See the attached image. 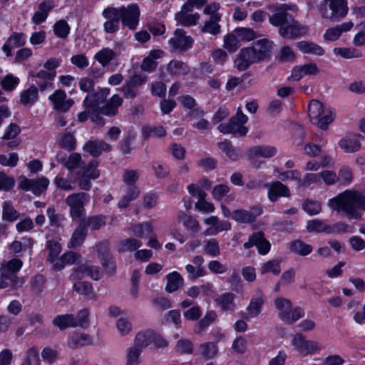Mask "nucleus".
<instances>
[{
    "mask_svg": "<svg viewBox=\"0 0 365 365\" xmlns=\"http://www.w3.org/2000/svg\"><path fill=\"white\" fill-rule=\"evenodd\" d=\"M329 207L336 211H342L351 218L361 217L360 210L365 211V191L346 190L330 199Z\"/></svg>",
    "mask_w": 365,
    "mask_h": 365,
    "instance_id": "f257e3e1",
    "label": "nucleus"
},
{
    "mask_svg": "<svg viewBox=\"0 0 365 365\" xmlns=\"http://www.w3.org/2000/svg\"><path fill=\"white\" fill-rule=\"evenodd\" d=\"M272 48L271 41L265 38L259 40L252 46L241 49L235 61V64L238 70L245 71L252 63L267 59Z\"/></svg>",
    "mask_w": 365,
    "mask_h": 365,
    "instance_id": "f03ea898",
    "label": "nucleus"
},
{
    "mask_svg": "<svg viewBox=\"0 0 365 365\" xmlns=\"http://www.w3.org/2000/svg\"><path fill=\"white\" fill-rule=\"evenodd\" d=\"M140 9L137 4H130L120 7H107L103 9V18L118 17L123 26L135 30L140 21Z\"/></svg>",
    "mask_w": 365,
    "mask_h": 365,
    "instance_id": "7ed1b4c3",
    "label": "nucleus"
},
{
    "mask_svg": "<svg viewBox=\"0 0 365 365\" xmlns=\"http://www.w3.org/2000/svg\"><path fill=\"white\" fill-rule=\"evenodd\" d=\"M23 262L18 258L6 261L0 265V288L15 289L22 286L24 280L16 276Z\"/></svg>",
    "mask_w": 365,
    "mask_h": 365,
    "instance_id": "20e7f679",
    "label": "nucleus"
},
{
    "mask_svg": "<svg viewBox=\"0 0 365 365\" xmlns=\"http://www.w3.org/2000/svg\"><path fill=\"white\" fill-rule=\"evenodd\" d=\"M102 276L100 269L88 264H81L76 267L71 275L73 289L78 293L84 295H93V287L90 283L80 282L81 278L89 277L94 280L99 279Z\"/></svg>",
    "mask_w": 365,
    "mask_h": 365,
    "instance_id": "39448f33",
    "label": "nucleus"
},
{
    "mask_svg": "<svg viewBox=\"0 0 365 365\" xmlns=\"http://www.w3.org/2000/svg\"><path fill=\"white\" fill-rule=\"evenodd\" d=\"M308 115L310 122L322 130H327L336 116L331 108L325 107L317 100H312L309 102Z\"/></svg>",
    "mask_w": 365,
    "mask_h": 365,
    "instance_id": "423d86ee",
    "label": "nucleus"
},
{
    "mask_svg": "<svg viewBox=\"0 0 365 365\" xmlns=\"http://www.w3.org/2000/svg\"><path fill=\"white\" fill-rule=\"evenodd\" d=\"M319 13L324 19L339 20L348 14L347 0H323L318 7Z\"/></svg>",
    "mask_w": 365,
    "mask_h": 365,
    "instance_id": "0eeeda50",
    "label": "nucleus"
},
{
    "mask_svg": "<svg viewBox=\"0 0 365 365\" xmlns=\"http://www.w3.org/2000/svg\"><path fill=\"white\" fill-rule=\"evenodd\" d=\"M247 122V117L240 108H238L236 115L232 117L228 123H222L218 126L219 130L223 134L232 133L238 136H244L248 132L245 125Z\"/></svg>",
    "mask_w": 365,
    "mask_h": 365,
    "instance_id": "6e6552de",
    "label": "nucleus"
},
{
    "mask_svg": "<svg viewBox=\"0 0 365 365\" xmlns=\"http://www.w3.org/2000/svg\"><path fill=\"white\" fill-rule=\"evenodd\" d=\"M290 343L293 349L304 356L319 352L322 349V346L317 341L307 339L302 333L294 334Z\"/></svg>",
    "mask_w": 365,
    "mask_h": 365,
    "instance_id": "1a4fd4ad",
    "label": "nucleus"
},
{
    "mask_svg": "<svg viewBox=\"0 0 365 365\" xmlns=\"http://www.w3.org/2000/svg\"><path fill=\"white\" fill-rule=\"evenodd\" d=\"M98 162L96 160H93L86 166H84L78 171L77 179L81 189L88 190L91 187L90 181L100 176V171L98 170Z\"/></svg>",
    "mask_w": 365,
    "mask_h": 365,
    "instance_id": "9d476101",
    "label": "nucleus"
},
{
    "mask_svg": "<svg viewBox=\"0 0 365 365\" xmlns=\"http://www.w3.org/2000/svg\"><path fill=\"white\" fill-rule=\"evenodd\" d=\"M89 201V196L84 192L68 195L66 202L70 207V215L73 220L79 219L84 214V205Z\"/></svg>",
    "mask_w": 365,
    "mask_h": 365,
    "instance_id": "9b49d317",
    "label": "nucleus"
},
{
    "mask_svg": "<svg viewBox=\"0 0 365 365\" xmlns=\"http://www.w3.org/2000/svg\"><path fill=\"white\" fill-rule=\"evenodd\" d=\"M49 180L46 177L29 179L24 176L19 178V187L24 191H31L36 195H41L46 190Z\"/></svg>",
    "mask_w": 365,
    "mask_h": 365,
    "instance_id": "f8f14e48",
    "label": "nucleus"
},
{
    "mask_svg": "<svg viewBox=\"0 0 365 365\" xmlns=\"http://www.w3.org/2000/svg\"><path fill=\"white\" fill-rule=\"evenodd\" d=\"M48 100L53 106V109L66 112L73 105L74 101L71 98H67L64 91L57 89L48 96Z\"/></svg>",
    "mask_w": 365,
    "mask_h": 365,
    "instance_id": "ddd939ff",
    "label": "nucleus"
},
{
    "mask_svg": "<svg viewBox=\"0 0 365 365\" xmlns=\"http://www.w3.org/2000/svg\"><path fill=\"white\" fill-rule=\"evenodd\" d=\"M204 223L210 227L204 232L205 235H215L222 231L231 230V224L227 220L220 221L217 216H210L203 220Z\"/></svg>",
    "mask_w": 365,
    "mask_h": 365,
    "instance_id": "4468645a",
    "label": "nucleus"
},
{
    "mask_svg": "<svg viewBox=\"0 0 365 365\" xmlns=\"http://www.w3.org/2000/svg\"><path fill=\"white\" fill-rule=\"evenodd\" d=\"M253 246H256L258 252L260 255H267L271 248L270 242L264 237V234L262 232H257L253 233L249 238L248 242L244 244L246 249H249Z\"/></svg>",
    "mask_w": 365,
    "mask_h": 365,
    "instance_id": "2eb2a0df",
    "label": "nucleus"
},
{
    "mask_svg": "<svg viewBox=\"0 0 365 365\" xmlns=\"http://www.w3.org/2000/svg\"><path fill=\"white\" fill-rule=\"evenodd\" d=\"M189 6V4H183L181 10L175 14L178 24L185 26H192L197 24L200 16L198 13L190 14L192 9Z\"/></svg>",
    "mask_w": 365,
    "mask_h": 365,
    "instance_id": "dca6fc26",
    "label": "nucleus"
},
{
    "mask_svg": "<svg viewBox=\"0 0 365 365\" xmlns=\"http://www.w3.org/2000/svg\"><path fill=\"white\" fill-rule=\"evenodd\" d=\"M264 187L267 189V196L270 201L275 202L279 197H288L290 195L289 187L279 181L266 183Z\"/></svg>",
    "mask_w": 365,
    "mask_h": 365,
    "instance_id": "f3484780",
    "label": "nucleus"
},
{
    "mask_svg": "<svg viewBox=\"0 0 365 365\" xmlns=\"http://www.w3.org/2000/svg\"><path fill=\"white\" fill-rule=\"evenodd\" d=\"M170 44L175 49L187 50L192 45V38L185 34L183 29L175 30L173 37L169 40Z\"/></svg>",
    "mask_w": 365,
    "mask_h": 365,
    "instance_id": "a211bd4d",
    "label": "nucleus"
},
{
    "mask_svg": "<svg viewBox=\"0 0 365 365\" xmlns=\"http://www.w3.org/2000/svg\"><path fill=\"white\" fill-rule=\"evenodd\" d=\"M27 36L24 33H12L2 46V51L6 56H11V49L25 45Z\"/></svg>",
    "mask_w": 365,
    "mask_h": 365,
    "instance_id": "6ab92c4d",
    "label": "nucleus"
},
{
    "mask_svg": "<svg viewBox=\"0 0 365 365\" xmlns=\"http://www.w3.org/2000/svg\"><path fill=\"white\" fill-rule=\"evenodd\" d=\"M307 30L306 26L296 21H292L291 24L282 26L279 29V34L284 38H291L305 35Z\"/></svg>",
    "mask_w": 365,
    "mask_h": 365,
    "instance_id": "aec40b11",
    "label": "nucleus"
},
{
    "mask_svg": "<svg viewBox=\"0 0 365 365\" xmlns=\"http://www.w3.org/2000/svg\"><path fill=\"white\" fill-rule=\"evenodd\" d=\"M265 297L262 291L257 290L247 307V312L250 317H257L262 312V307L264 304Z\"/></svg>",
    "mask_w": 365,
    "mask_h": 365,
    "instance_id": "412c9836",
    "label": "nucleus"
},
{
    "mask_svg": "<svg viewBox=\"0 0 365 365\" xmlns=\"http://www.w3.org/2000/svg\"><path fill=\"white\" fill-rule=\"evenodd\" d=\"M56 159L58 163H62L70 172L78 168L81 163V156L76 153H73L68 156H66L63 153H59L56 155Z\"/></svg>",
    "mask_w": 365,
    "mask_h": 365,
    "instance_id": "4be33fe9",
    "label": "nucleus"
},
{
    "mask_svg": "<svg viewBox=\"0 0 365 365\" xmlns=\"http://www.w3.org/2000/svg\"><path fill=\"white\" fill-rule=\"evenodd\" d=\"M318 71L317 65L313 63L295 66L292 69L291 78L294 81H299L306 76L316 75Z\"/></svg>",
    "mask_w": 365,
    "mask_h": 365,
    "instance_id": "5701e85b",
    "label": "nucleus"
},
{
    "mask_svg": "<svg viewBox=\"0 0 365 365\" xmlns=\"http://www.w3.org/2000/svg\"><path fill=\"white\" fill-rule=\"evenodd\" d=\"M359 136L346 135L339 141V146L346 153H355L360 150L361 143Z\"/></svg>",
    "mask_w": 365,
    "mask_h": 365,
    "instance_id": "b1692460",
    "label": "nucleus"
},
{
    "mask_svg": "<svg viewBox=\"0 0 365 365\" xmlns=\"http://www.w3.org/2000/svg\"><path fill=\"white\" fill-rule=\"evenodd\" d=\"M164 51L160 49L151 50L143 60L140 68L145 71H152L157 67L156 60L163 56Z\"/></svg>",
    "mask_w": 365,
    "mask_h": 365,
    "instance_id": "393cba45",
    "label": "nucleus"
},
{
    "mask_svg": "<svg viewBox=\"0 0 365 365\" xmlns=\"http://www.w3.org/2000/svg\"><path fill=\"white\" fill-rule=\"evenodd\" d=\"M297 48L303 53L315 56H323L325 53L324 49L319 44L307 41H302L297 43Z\"/></svg>",
    "mask_w": 365,
    "mask_h": 365,
    "instance_id": "a878e982",
    "label": "nucleus"
},
{
    "mask_svg": "<svg viewBox=\"0 0 365 365\" xmlns=\"http://www.w3.org/2000/svg\"><path fill=\"white\" fill-rule=\"evenodd\" d=\"M20 133V127L17 124L11 123L5 128L2 139L6 140H13L9 141L7 145L9 148L16 147L20 144V140L14 139Z\"/></svg>",
    "mask_w": 365,
    "mask_h": 365,
    "instance_id": "bb28decb",
    "label": "nucleus"
},
{
    "mask_svg": "<svg viewBox=\"0 0 365 365\" xmlns=\"http://www.w3.org/2000/svg\"><path fill=\"white\" fill-rule=\"evenodd\" d=\"M155 336V331L148 329L139 331L136 334L133 344L142 350L150 345H152L153 338Z\"/></svg>",
    "mask_w": 365,
    "mask_h": 365,
    "instance_id": "cd10ccee",
    "label": "nucleus"
},
{
    "mask_svg": "<svg viewBox=\"0 0 365 365\" xmlns=\"http://www.w3.org/2000/svg\"><path fill=\"white\" fill-rule=\"evenodd\" d=\"M48 252V261L50 262L56 269V262L60 259V253L62 250L61 245L56 240H48L46 246Z\"/></svg>",
    "mask_w": 365,
    "mask_h": 365,
    "instance_id": "c85d7f7f",
    "label": "nucleus"
},
{
    "mask_svg": "<svg viewBox=\"0 0 365 365\" xmlns=\"http://www.w3.org/2000/svg\"><path fill=\"white\" fill-rule=\"evenodd\" d=\"M54 4L51 1L42 2L36 11L33 15L32 22L36 24H40L46 21L48 12L53 8Z\"/></svg>",
    "mask_w": 365,
    "mask_h": 365,
    "instance_id": "c756f323",
    "label": "nucleus"
},
{
    "mask_svg": "<svg viewBox=\"0 0 365 365\" xmlns=\"http://www.w3.org/2000/svg\"><path fill=\"white\" fill-rule=\"evenodd\" d=\"M276 153V148L271 145H260L256 146L249 151V158L252 160L258 158H271Z\"/></svg>",
    "mask_w": 365,
    "mask_h": 365,
    "instance_id": "7c9ffc66",
    "label": "nucleus"
},
{
    "mask_svg": "<svg viewBox=\"0 0 365 365\" xmlns=\"http://www.w3.org/2000/svg\"><path fill=\"white\" fill-rule=\"evenodd\" d=\"M97 252L101 257L102 264L104 267L113 271L114 264L113 259L109 253L108 245L107 242H101L96 246Z\"/></svg>",
    "mask_w": 365,
    "mask_h": 365,
    "instance_id": "2f4dec72",
    "label": "nucleus"
},
{
    "mask_svg": "<svg viewBox=\"0 0 365 365\" xmlns=\"http://www.w3.org/2000/svg\"><path fill=\"white\" fill-rule=\"evenodd\" d=\"M177 219L179 222L182 223L187 229L192 232H197L200 230L198 221L192 215L183 211L178 212Z\"/></svg>",
    "mask_w": 365,
    "mask_h": 365,
    "instance_id": "473e14b6",
    "label": "nucleus"
},
{
    "mask_svg": "<svg viewBox=\"0 0 365 365\" xmlns=\"http://www.w3.org/2000/svg\"><path fill=\"white\" fill-rule=\"evenodd\" d=\"M235 295L231 292H227L219 296L215 302L219 307L225 312H233L235 309Z\"/></svg>",
    "mask_w": 365,
    "mask_h": 365,
    "instance_id": "72a5a7b5",
    "label": "nucleus"
},
{
    "mask_svg": "<svg viewBox=\"0 0 365 365\" xmlns=\"http://www.w3.org/2000/svg\"><path fill=\"white\" fill-rule=\"evenodd\" d=\"M87 234L86 223L83 222L80 223L71 235L68 244L69 247L80 246L83 242Z\"/></svg>",
    "mask_w": 365,
    "mask_h": 365,
    "instance_id": "f704fd0d",
    "label": "nucleus"
},
{
    "mask_svg": "<svg viewBox=\"0 0 365 365\" xmlns=\"http://www.w3.org/2000/svg\"><path fill=\"white\" fill-rule=\"evenodd\" d=\"M110 145L102 140L89 141L83 147V150L93 156L99 155L103 151H108Z\"/></svg>",
    "mask_w": 365,
    "mask_h": 365,
    "instance_id": "c9c22d12",
    "label": "nucleus"
},
{
    "mask_svg": "<svg viewBox=\"0 0 365 365\" xmlns=\"http://www.w3.org/2000/svg\"><path fill=\"white\" fill-rule=\"evenodd\" d=\"M123 99L118 95H113L111 98L101 108V112L106 115H115L118 108L122 105Z\"/></svg>",
    "mask_w": 365,
    "mask_h": 365,
    "instance_id": "e433bc0d",
    "label": "nucleus"
},
{
    "mask_svg": "<svg viewBox=\"0 0 365 365\" xmlns=\"http://www.w3.org/2000/svg\"><path fill=\"white\" fill-rule=\"evenodd\" d=\"M333 53L335 56L344 59L359 58L362 56L361 52L354 47H336L333 49Z\"/></svg>",
    "mask_w": 365,
    "mask_h": 365,
    "instance_id": "4c0bfd02",
    "label": "nucleus"
},
{
    "mask_svg": "<svg viewBox=\"0 0 365 365\" xmlns=\"http://www.w3.org/2000/svg\"><path fill=\"white\" fill-rule=\"evenodd\" d=\"M281 262L282 261L277 259L268 260L261 264L259 273L261 274L271 273L274 276H278L282 270Z\"/></svg>",
    "mask_w": 365,
    "mask_h": 365,
    "instance_id": "58836bf2",
    "label": "nucleus"
},
{
    "mask_svg": "<svg viewBox=\"0 0 365 365\" xmlns=\"http://www.w3.org/2000/svg\"><path fill=\"white\" fill-rule=\"evenodd\" d=\"M92 343L90 336L83 334H74L71 336L68 341V345L71 349H78Z\"/></svg>",
    "mask_w": 365,
    "mask_h": 365,
    "instance_id": "ea45409f",
    "label": "nucleus"
},
{
    "mask_svg": "<svg viewBox=\"0 0 365 365\" xmlns=\"http://www.w3.org/2000/svg\"><path fill=\"white\" fill-rule=\"evenodd\" d=\"M167 284L165 289L168 292H174L183 284L184 279L180 274L174 271L166 276Z\"/></svg>",
    "mask_w": 365,
    "mask_h": 365,
    "instance_id": "a19ab883",
    "label": "nucleus"
},
{
    "mask_svg": "<svg viewBox=\"0 0 365 365\" xmlns=\"http://www.w3.org/2000/svg\"><path fill=\"white\" fill-rule=\"evenodd\" d=\"M95 59L103 67L115 58V53L110 48H103L94 56Z\"/></svg>",
    "mask_w": 365,
    "mask_h": 365,
    "instance_id": "79ce46f5",
    "label": "nucleus"
},
{
    "mask_svg": "<svg viewBox=\"0 0 365 365\" xmlns=\"http://www.w3.org/2000/svg\"><path fill=\"white\" fill-rule=\"evenodd\" d=\"M38 99V89L32 86L20 94V101L24 106L33 105Z\"/></svg>",
    "mask_w": 365,
    "mask_h": 365,
    "instance_id": "37998d69",
    "label": "nucleus"
},
{
    "mask_svg": "<svg viewBox=\"0 0 365 365\" xmlns=\"http://www.w3.org/2000/svg\"><path fill=\"white\" fill-rule=\"evenodd\" d=\"M143 350L134 344L125 351V365H139L141 362L140 355Z\"/></svg>",
    "mask_w": 365,
    "mask_h": 365,
    "instance_id": "c03bdc74",
    "label": "nucleus"
},
{
    "mask_svg": "<svg viewBox=\"0 0 365 365\" xmlns=\"http://www.w3.org/2000/svg\"><path fill=\"white\" fill-rule=\"evenodd\" d=\"M274 307L278 312V316L282 321L286 315L288 314L289 309L292 308V304L289 299L284 297H277L274 300Z\"/></svg>",
    "mask_w": 365,
    "mask_h": 365,
    "instance_id": "a18cd8bd",
    "label": "nucleus"
},
{
    "mask_svg": "<svg viewBox=\"0 0 365 365\" xmlns=\"http://www.w3.org/2000/svg\"><path fill=\"white\" fill-rule=\"evenodd\" d=\"M289 249L292 252L301 256L308 255L312 251V247L302 240H294L290 243Z\"/></svg>",
    "mask_w": 365,
    "mask_h": 365,
    "instance_id": "49530a36",
    "label": "nucleus"
},
{
    "mask_svg": "<svg viewBox=\"0 0 365 365\" xmlns=\"http://www.w3.org/2000/svg\"><path fill=\"white\" fill-rule=\"evenodd\" d=\"M220 15H214L210 16V21L205 23L202 28V31L209 33L212 35H217L220 32V26L218 22L220 21Z\"/></svg>",
    "mask_w": 365,
    "mask_h": 365,
    "instance_id": "de8ad7c7",
    "label": "nucleus"
},
{
    "mask_svg": "<svg viewBox=\"0 0 365 365\" xmlns=\"http://www.w3.org/2000/svg\"><path fill=\"white\" fill-rule=\"evenodd\" d=\"M80 255L73 252H68L60 256V259L56 262V269L61 270L67 264H72L76 262Z\"/></svg>",
    "mask_w": 365,
    "mask_h": 365,
    "instance_id": "09e8293b",
    "label": "nucleus"
},
{
    "mask_svg": "<svg viewBox=\"0 0 365 365\" xmlns=\"http://www.w3.org/2000/svg\"><path fill=\"white\" fill-rule=\"evenodd\" d=\"M259 214V212L255 214L251 211L237 210L232 213V218L239 222L247 223L253 221L256 216Z\"/></svg>",
    "mask_w": 365,
    "mask_h": 365,
    "instance_id": "8fccbe9b",
    "label": "nucleus"
},
{
    "mask_svg": "<svg viewBox=\"0 0 365 365\" xmlns=\"http://www.w3.org/2000/svg\"><path fill=\"white\" fill-rule=\"evenodd\" d=\"M240 46V41L235 31L224 36L223 47L228 52L235 53Z\"/></svg>",
    "mask_w": 365,
    "mask_h": 365,
    "instance_id": "3c124183",
    "label": "nucleus"
},
{
    "mask_svg": "<svg viewBox=\"0 0 365 365\" xmlns=\"http://www.w3.org/2000/svg\"><path fill=\"white\" fill-rule=\"evenodd\" d=\"M143 243L140 240L128 238L121 241L118 244V250L122 252H132L141 247Z\"/></svg>",
    "mask_w": 365,
    "mask_h": 365,
    "instance_id": "603ef678",
    "label": "nucleus"
},
{
    "mask_svg": "<svg viewBox=\"0 0 365 365\" xmlns=\"http://www.w3.org/2000/svg\"><path fill=\"white\" fill-rule=\"evenodd\" d=\"M274 172L277 174V177L283 180H294L298 182V185H299V181L301 178V173L297 170H292L283 171L280 168L274 169Z\"/></svg>",
    "mask_w": 365,
    "mask_h": 365,
    "instance_id": "864d4df0",
    "label": "nucleus"
},
{
    "mask_svg": "<svg viewBox=\"0 0 365 365\" xmlns=\"http://www.w3.org/2000/svg\"><path fill=\"white\" fill-rule=\"evenodd\" d=\"M307 229L309 232H326L329 234L330 225L326 224L324 221L314 219L307 222Z\"/></svg>",
    "mask_w": 365,
    "mask_h": 365,
    "instance_id": "5fc2aeb1",
    "label": "nucleus"
},
{
    "mask_svg": "<svg viewBox=\"0 0 365 365\" xmlns=\"http://www.w3.org/2000/svg\"><path fill=\"white\" fill-rule=\"evenodd\" d=\"M53 323L61 329L75 327L74 316L73 314L59 315L54 318Z\"/></svg>",
    "mask_w": 365,
    "mask_h": 365,
    "instance_id": "6e6d98bb",
    "label": "nucleus"
},
{
    "mask_svg": "<svg viewBox=\"0 0 365 365\" xmlns=\"http://www.w3.org/2000/svg\"><path fill=\"white\" fill-rule=\"evenodd\" d=\"M217 317V314L210 311L195 325L194 328L195 333H201Z\"/></svg>",
    "mask_w": 365,
    "mask_h": 365,
    "instance_id": "4d7b16f0",
    "label": "nucleus"
},
{
    "mask_svg": "<svg viewBox=\"0 0 365 365\" xmlns=\"http://www.w3.org/2000/svg\"><path fill=\"white\" fill-rule=\"evenodd\" d=\"M220 150L224 153L226 156L232 160H236L239 158L240 154L237 150L227 141H222L218 143Z\"/></svg>",
    "mask_w": 365,
    "mask_h": 365,
    "instance_id": "13d9d810",
    "label": "nucleus"
},
{
    "mask_svg": "<svg viewBox=\"0 0 365 365\" xmlns=\"http://www.w3.org/2000/svg\"><path fill=\"white\" fill-rule=\"evenodd\" d=\"M139 193L140 191L137 187H130L126 192V194L119 201L118 206L120 207H128L132 201L135 200L138 197Z\"/></svg>",
    "mask_w": 365,
    "mask_h": 365,
    "instance_id": "bf43d9fd",
    "label": "nucleus"
},
{
    "mask_svg": "<svg viewBox=\"0 0 365 365\" xmlns=\"http://www.w3.org/2000/svg\"><path fill=\"white\" fill-rule=\"evenodd\" d=\"M153 230L152 222H145L138 223L133 225L130 228L132 233L139 237H143L145 234L150 233Z\"/></svg>",
    "mask_w": 365,
    "mask_h": 365,
    "instance_id": "052dcab7",
    "label": "nucleus"
},
{
    "mask_svg": "<svg viewBox=\"0 0 365 365\" xmlns=\"http://www.w3.org/2000/svg\"><path fill=\"white\" fill-rule=\"evenodd\" d=\"M304 316V310L303 308L299 307H296L294 308L292 307L289 309L288 314L282 320V322H284L286 324H294L297 320H299V319L302 318Z\"/></svg>",
    "mask_w": 365,
    "mask_h": 365,
    "instance_id": "680f3d73",
    "label": "nucleus"
},
{
    "mask_svg": "<svg viewBox=\"0 0 365 365\" xmlns=\"http://www.w3.org/2000/svg\"><path fill=\"white\" fill-rule=\"evenodd\" d=\"M115 327L120 336H126L133 329L132 323L126 317H120L115 322Z\"/></svg>",
    "mask_w": 365,
    "mask_h": 365,
    "instance_id": "e2e57ef3",
    "label": "nucleus"
},
{
    "mask_svg": "<svg viewBox=\"0 0 365 365\" xmlns=\"http://www.w3.org/2000/svg\"><path fill=\"white\" fill-rule=\"evenodd\" d=\"M187 66L178 61H171L168 66V71L171 75H184L187 72Z\"/></svg>",
    "mask_w": 365,
    "mask_h": 365,
    "instance_id": "0e129e2a",
    "label": "nucleus"
},
{
    "mask_svg": "<svg viewBox=\"0 0 365 365\" xmlns=\"http://www.w3.org/2000/svg\"><path fill=\"white\" fill-rule=\"evenodd\" d=\"M19 81H20L18 77H16L12 74H7L0 81V85L4 90L11 91L17 87Z\"/></svg>",
    "mask_w": 365,
    "mask_h": 365,
    "instance_id": "69168bd1",
    "label": "nucleus"
},
{
    "mask_svg": "<svg viewBox=\"0 0 365 365\" xmlns=\"http://www.w3.org/2000/svg\"><path fill=\"white\" fill-rule=\"evenodd\" d=\"M19 160V155L16 153L0 155V165L5 167L14 168Z\"/></svg>",
    "mask_w": 365,
    "mask_h": 365,
    "instance_id": "338daca9",
    "label": "nucleus"
},
{
    "mask_svg": "<svg viewBox=\"0 0 365 365\" xmlns=\"http://www.w3.org/2000/svg\"><path fill=\"white\" fill-rule=\"evenodd\" d=\"M204 252L211 257H217L220 254V245L215 239H210L205 242Z\"/></svg>",
    "mask_w": 365,
    "mask_h": 365,
    "instance_id": "774afa93",
    "label": "nucleus"
}]
</instances>
